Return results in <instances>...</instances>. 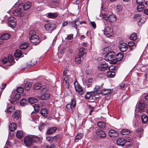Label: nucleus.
I'll return each instance as SVG.
<instances>
[{
	"label": "nucleus",
	"mask_w": 148,
	"mask_h": 148,
	"mask_svg": "<svg viewBox=\"0 0 148 148\" xmlns=\"http://www.w3.org/2000/svg\"><path fill=\"white\" fill-rule=\"evenodd\" d=\"M140 16V14H136L134 16V18L137 19H139L141 18Z\"/></svg>",
	"instance_id": "0e129e2a"
},
{
	"label": "nucleus",
	"mask_w": 148,
	"mask_h": 148,
	"mask_svg": "<svg viewBox=\"0 0 148 148\" xmlns=\"http://www.w3.org/2000/svg\"><path fill=\"white\" fill-rule=\"evenodd\" d=\"M9 127L11 131H14L16 128V124L14 122L11 123L9 125Z\"/></svg>",
	"instance_id": "aec40b11"
},
{
	"label": "nucleus",
	"mask_w": 148,
	"mask_h": 148,
	"mask_svg": "<svg viewBox=\"0 0 148 148\" xmlns=\"http://www.w3.org/2000/svg\"><path fill=\"white\" fill-rule=\"evenodd\" d=\"M8 21L9 26L12 27H15L16 20L14 17L13 16L10 17L8 19Z\"/></svg>",
	"instance_id": "39448f33"
},
{
	"label": "nucleus",
	"mask_w": 148,
	"mask_h": 148,
	"mask_svg": "<svg viewBox=\"0 0 148 148\" xmlns=\"http://www.w3.org/2000/svg\"><path fill=\"white\" fill-rule=\"evenodd\" d=\"M123 56L122 53H118L116 56V59L117 61H119L122 60L123 59Z\"/></svg>",
	"instance_id": "c85d7f7f"
},
{
	"label": "nucleus",
	"mask_w": 148,
	"mask_h": 148,
	"mask_svg": "<svg viewBox=\"0 0 148 148\" xmlns=\"http://www.w3.org/2000/svg\"><path fill=\"white\" fill-rule=\"evenodd\" d=\"M119 134L118 132L113 130H110L108 132V136L111 137H117L119 135Z\"/></svg>",
	"instance_id": "9b49d317"
},
{
	"label": "nucleus",
	"mask_w": 148,
	"mask_h": 148,
	"mask_svg": "<svg viewBox=\"0 0 148 148\" xmlns=\"http://www.w3.org/2000/svg\"><path fill=\"white\" fill-rule=\"evenodd\" d=\"M24 90V88L22 87H18L16 89V91L17 92L20 93H21L23 92Z\"/></svg>",
	"instance_id": "3c124183"
},
{
	"label": "nucleus",
	"mask_w": 148,
	"mask_h": 148,
	"mask_svg": "<svg viewBox=\"0 0 148 148\" xmlns=\"http://www.w3.org/2000/svg\"><path fill=\"white\" fill-rule=\"evenodd\" d=\"M19 7H21V9H23L25 10H28L30 7L31 4L29 2H27L25 4H21L19 5Z\"/></svg>",
	"instance_id": "9d476101"
},
{
	"label": "nucleus",
	"mask_w": 148,
	"mask_h": 148,
	"mask_svg": "<svg viewBox=\"0 0 148 148\" xmlns=\"http://www.w3.org/2000/svg\"><path fill=\"white\" fill-rule=\"evenodd\" d=\"M14 54L16 57H19L21 56L22 52L19 50H16L15 52H14Z\"/></svg>",
	"instance_id": "473e14b6"
},
{
	"label": "nucleus",
	"mask_w": 148,
	"mask_h": 148,
	"mask_svg": "<svg viewBox=\"0 0 148 148\" xmlns=\"http://www.w3.org/2000/svg\"><path fill=\"white\" fill-rule=\"evenodd\" d=\"M116 10L119 12H121L122 10V6L120 5H118L116 6Z\"/></svg>",
	"instance_id": "8fccbe9b"
},
{
	"label": "nucleus",
	"mask_w": 148,
	"mask_h": 148,
	"mask_svg": "<svg viewBox=\"0 0 148 148\" xmlns=\"http://www.w3.org/2000/svg\"><path fill=\"white\" fill-rule=\"evenodd\" d=\"M50 94L49 93H46L45 94L42 95L41 96L38 97L39 99L42 100H47L50 97Z\"/></svg>",
	"instance_id": "a211bd4d"
},
{
	"label": "nucleus",
	"mask_w": 148,
	"mask_h": 148,
	"mask_svg": "<svg viewBox=\"0 0 148 148\" xmlns=\"http://www.w3.org/2000/svg\"><path fill=\"white\" fill-rule=\"evenodd\" d=\"M10 36V34L8 33H4L2 34L1 37L0 39L1 40H5L9 39Z\"/></svg>",
	"instance_id": "6ab92c4d"
},
{
	"label": "nucleus",
	"mask_w": 148,
	"mask_h": 148,
	"mask_svg": "<svg viewBox=\"0 0 148 148\" xmlns=\"http://www.w3.org/2000/svg\"><path fill=\"white\" fill-rule=\"evenodd\" d=\"M125 141V143L127 142H132V140L130 138H127L125 139H124Z\"/></svg>",
	"instance_id": "680f3d73"
},
{
	"label": "nucleus",
	"mask_w": 148,
	"mask_h": 148,
	"mask_svg": "<svg viewBox=\"0 0 148 148\" xmlns=\"http://www.w3.org/2000/svg\"><path fill=\"white\" fill-rule=\"evenodd\" d=\"M128 44L130 47L134 46V47H136V45H135L134 42L133 41H130L128 42Z\"/></svg>",
	"instance_id": "603ef678"
},
{
	"label": "nucleus",
	"mask_w": 148,
	"mask_h": 148,
	"mask_svg": "<svg viewBox=\"0 0 148 148\" xmlns=\"http://www.w3.org/2000/svg\"><path fill=\"white\" fill-rule=\"evenodd\" d=\"M24 142L25 145L27 147L31 146L33 143L32 138L27 136H25L24 138Z\"/></svg>",
	"instance_id": "0eeeda50"
},
{
	"label": "nucleus",
	"mask_w": 148,
	"mask_h": 148,
	"mask_svg": "<svg viewBox=\"0 0 148 148\" xmlns=\"http://www.w3.org/2000/svg\"><path fill=\"white\" fill-rule=\"evenodd\" d=\"M108 67V65L106 64H101L99 65L98 66V69L99 70L104 71L107 69Z\"/></svg>",
	"instance_id": "dca6fc26"
},
{
	"label": "nucleus",
	"mask_w": 148,
	"mask_h": 148,
	"mask_svg": "<svg viewBox=\"0 0 148 148\" xmlns=\"http://www.w3.org/2000/svg\"><path fill=\"white\" fill-rule=\"evenodd\" d=\"M103 32L105 35L107 36H110L113 32V29L111 27L107 26L105 27Z\"/></svg>",
	"instance_id": "1a4fd4ad"
},
{
	"label": "nucleus",
	"mask_w": 148,
	"mask_h": 148,
	"mask_svg": "<svg viewBox=\"0 0 148 148\" xmlns=\"http://www.w3.org/2000/svg\"><path fill=\"white\" fill-rule=\"evenodd\" d=\"M97 125L99 128L102 129H104L106 127V124L103 122H98Z\"/></svg>",
	"instance_id": "c756f323"
},
{
	"label": "nucleus",
	"mask_w": 148,
	"mask_h": 148,
	"mask_svg": "<svg viewBox=\"0 0 148 148\" xmlns=\"http://www.w3.org/2000/svg\"><path fill=\"white\" fill-rule=\"evenodd\" d=\"M116 143L118 145L123 146L125 144V140L123 138H119L116 140Z\"/></svg>",
	"instance_id": "f3484780"
},
{
	"label": "nucleus",
	"mask_w": 148,
	"mask_h": 148,
	"mask_svg": "<svg viewBox=\"0 0 148 148\" xmlns=\"http://www.w3.org/2000/svg\"><path fill=\"white\" fill-rule=\"evenodd\" d=\"M66 108L69 109V110H72V108H73L72 106L70 104H68L66 106Z\"/></svg>",
	"instance_id": "69168bd1"
},
{
	"label": "nucleus",
	"mask_w": 148,
	"mask_h": 148,
	"mask_svg": "<svg viewBox=\"0 0 148 148\" xmlns=\"http://www.w3.org/2000/svg\"><path fill=\"white\" fill-rule=\"evenodd\" d=\"M54 140V138L50 136H48L46 137V140L47 141L51 142L53 141Z\"/></svg>",
	"instance_id": "6e6d98bb"
},
{
	"label": "nucleus",
	"mask_w": 148,
	"mask_h": 148,
	"mask_svg": "<svg viewBox=\"0 0 148 148\" xmlns=\"http://www.w3.org/2000/svg\"><path fill=\"white\" fill-rule=\"evenodd\" d=\"M56 25L53 23H46L45 25V27L47 31L52 30L56 28Z\"/></svg>",
	"instance_id": "423d86ee"
},
{
	"label": "nucleus",
	"mask_w": 148,
	"mask_h": 148,
	"mask_svg": "<svg viewBox=\"0 0 148 148\" xmlns=\"http://www.w3.org/2000/svg\"><path fill=\"white\" fill-rule=\"evenodd\" d=\"M96 133L98 137L102 138H105L106 136L105 131L100 129L97 130Z\"/></svg>",
	"instance_id": "6e6552de"
},
{
	"label": "nucleus",
	"mask_w": 148,
	"mask_h": 148,
	"mask_svg": "<svg viewBox=\"0 0 148 148\" xmlns=\"http://www.w3.org/2000/svg\"><path fill=\"white\" fill-rule=\"evenodd\" d=\"M32 138L33 142H37L39 141L40 140V138L37 136L33 137Z\"/></svg>",
	"instance_id": "49530a36"
},
{
	"label": "nucleus",
	"mask_w": 148,
	"mask_h": 148,
	"mask_svg": "<svg viewBox=\"0 0 148 148\" xmlns=\"http://www.w3.org/2000/svg\"><path fill=\"white\" fill-rule=\"evenodd\" d=\"M57 130V128L56 127H51L47 130L46 133L49 135L55 133Z\"/></svg>",
	"instance_id": "2eb2a0df"
},
{
	"label": "nucleus",
	"mask_w": 148,
	"mask_h": 148,
	"mask_svg": "<svg viewBox=\"0 0 148 148\" xmlns=\"http://www.w3.org/2000/svg\"><path fill=\"white\" fill-rule=\"evenodd\" d=\"M137 35L136 33H134L131 34L130 37V39L132 40H135L136 39Z\"/></svg>",
	"instance_id": "4c0bfd02"
},
{
	"label": "nucleus",
	"mask_w": 148,
	"mask_h": 148,
	"mask_svg": "<svg viewBox=\"0 0 148 148\" xmlns=\"http://www.w3.org/2000/svg\"><path fill=\"white\" fill-rule=\"evenodd\" d=\"M45 124L42 123H41L40 126L39 127V129L40 131H42V130L44 128Z\"/></svg>",
	"instance_id": "13d9d810"
},
{
	"label": "nucleus",
	"mask_w": 148,
	"mask_h": 148,
	"mask_svg": "<svg viewBox=\"0 0 148 148\" xmlns=\"http://www.w3.org/2000/svg\"><path fill=\"white\" fill-rule=\"evenodd\" d=\"M29 102L31 104H34L36 103L38 101V99L34 98H29L28 99Z\"/></svg>",
	"instance_id": "72a5a7b5"
},
{
	"label": "nucleus",
	"mask_w": 148,
	"mask_h": 148,
	"mask_svg": "<svg viewBox=\"0 0 148 148\" xmlns=\"http://www.w3.org/2000/svg\"><path fill=\"white\" fill-rule=\"evenodd\" d=\"M21 95L20 94H17L15 96V98L16 100H18L21 97Z\"/></svg>",
	"instance_id": "e2e57ef3"
},
{
	"label": "nucleus",
	"mask_w": 148,
	"mask_h": 148,
	"mask_svg": "<svg viewBox=\"0 0 148 148\" xmlns=\"http://www.w3.org/2000/svg\"><path fill=\"white\" fill-rule=\"evenodd\" d=\"M101 93L104 95H107L108 98H109L112 94L111 90L110 89H104L101 91Z\"/></svg>",
	"instance_id": "f8f14e48"
},
{
	"label": "nucleus",
	"mask_w": 148,
	"mask_h": 148,
	"mask_svg": "<svg viewBox=\"0 0 148 148\" xmlns=\"http://www.w3.org/2000/svg\"><path fill=\"white\" fill-rule=\"evenodd\" d=\"M86 52V49L84 48L81 47L79 50V55L82 56Z\"/></svg>",
	"instance_id": "7c9ffc66"
},
{
	"label": "nucleus",
	"mask_w": 148,
	"mask_h": 148,
	"mask_svg": "<svg viewBox=\"0 0 148 148\" xmlns=\"http://www.w3.org/2000/svg\"><path fill=\"white\" fill-rule=\"evenodd\" d=\"M115 75V72L111 71H108L107 73V75L108 77H113Z\"/></svg>",
	"instance_id": "79ce46f5"
},
{
	"label": "nucleus",
	"mask_w": 148,
	"mask_h": 148,
	"mask_svg": "<svg viewBox=\"0 0 148 148\" xmlns=\"http://www.w3.org/2000/svg\"><path fill=\"white\" fill-rule=\"evenodd\" d=\"M29 41L34 43V45H37L41 41L38 36L36 34V32L34 30H31L29 33Z\"/></svg>",
	"instance_id": "f257e3e1"
},
{
	"label": "nucleus",
	"mask_w": 148,
	"mask_h": 148,
	"mask_svg": "<svg viewBox=\"0 0 148 148\" xmlns=\"http://www.w3.org/2000/svg\"><path fill=\"white\" fill-rule=\"evenodd\" d=\"M75 61L77 64H79L81 62V57L79 55H77L76 56Z\"/></svg>",
	"instance_id": "58836bf2"
},
{
	"label": "nucleus",
	"mask_w": 148,
	"mask_h": 148,
	"mask_svg": "<svg viewBox=\"0 0 148 148\" xmlns=\"http://www.w3.org/2000/svg\"><path fill=\"white\" fill-rule=\"evenodd\" d=\"M144 6V5L142 4H139L137 7V11L138 12L142 11L143 10Z\"/></svg>",
	"instance_id": "a19ab883"
},
{
	"label": "nucleus",
	"mask_w": 148,
	"mask_h": 148,
	"mask_svg": "<svg viewBox=\"0 0 148 148\" xmlns=\"http://www.w3.org/2000/svg\"><path fill=\"white\" fill-rule=\"evenodd\" d=\"M119 47L121 51L124 52L128 48V46L126 43H122L119 44Z\"/></svg>",
	"instance_id": "ddd939ff"
},
{
	"label": "nucleus",
	"mask_w": 148,
	"mask_h": 148,
	"mask_svg": "<svg viewBox=\"0 0 148 148\" xmlns=\"http://www.w3.org/2000/svg\"><path fill=\"white\" fill-rule=\"evenodd\" d=\"M73 34H71L68 35L67 37L65 38V39L69 40L72 39L73 38Z\"/></svg>",
	"instance_id": "4d7b16f0"
},
{
	"label": "nucleus",
	"mask_w": 148,
	"mask_h": 148,
	"mask_svg": "<svg viewBox=\"0 0 148 148\" xmlns=\"http://www.w3.org/2000/svg\"><path fill=\"white\" fill-rule=\"evenodd\" d=\"M115 53L112 51L109 52L105 55V59L106 61L114 60L115 57Z\"/></svg>",
	"instance_id": "7ed1b4c3"
},
{
	"label": "nucleus",
	"mask_w": 148,
	"mask_h": 148,
	"mask_svg": "<svg viewBox=\"0 0 148 148\" xmlns=\"http://www.w3.org/2000/svg\"><path fill=\"white\" fill-rule=\"evenodd\" d=\"M41 86L40 83H37L34 85L33 88L35 90H37L40 89Z\"/></svg>",
	"instance_id": "c9c22d12"
},
{
	"label": "nucleus",
	"mask_w": 148,
	"mask_h": 148,
	"mask_svg": "<svg viewBox=\"0 0 148 148\" xmlns=\"http://www.w3.org/2000/svg\"><path fill=\"white\" fill-rule=\"evenodd\" d=\"M31 83L30 82H27L25 84V88L27 90H29L31 86Z\"/></svg>",
	"instance_id": "e433bc0d"
},
{
	"label": "nucleus",
	"mask_w": 148,
	"mask_h": 148,
	"mask_svg": "<svg viewBox=\"0 0 148 148\" xmlns=\"http://www.w3.org/2000/svg\"><path fill=\"white\" fill-rule=\"evenodd\" d=\"M108 20L110 22H112L116 20L115 16L114 15H109L108 16Z\"/></svg>",
	"instance_id": "2f4dec72"
},
{
	"label": "nucleus",
	"mask_w": 148,
	"mask_h": 148,
	"mask_svg": "<svg viewBox=\"0 0 148 148\" xmlns=\"http://www.w3.org/2000/svg\"><path fill=\"white\" fill-rule=\"evenodd\" d=\"M103 18L106 21H104V22L105 24H106L107 23V20H108V16L106 15H104L103 16Z\"/></svg>",
	"instance_id": "052dcab7"
},
{
	"label": "nucleus",
	"mask_w": 148,
	"mask_h": 148,
	"mask_svg": "<svg viewBox=\"0 0 148 148\" xmlns=\"http://www.w3.org/2000/svg\"><path fill=\"white\" fill-rule=\"evenodd\" d=\"M85 97L86 99H91L92 98V96L90 95L89 92L87 93L85 95Z\"/></svg>",
	"instance_id": "09e8293b"
},
{
	"label": "nucleus",
	"mask_w": 148,
	"mask_h": 148,
	"mask_svg": "<svg viewBox=\"0 0 148 148\" xmlns=\"http://www.w3.org/2000/svg\"><path fill=\"white\" fill-rule=\"evenodd\" d=\"M70 78L68 76H66L64 79V81L65 83V88L66 89H68L69 88V80Z\"/></svg>",
	"instance_id": "5701e85b"
},
{
	"label": "nucleus",
	"mask_w": 148,
	"mask_h": 148,
	"mask_svg": "<svg viewBox=\"0 0 148 148\" xmlns=\"http://www.w3.org/2000/svg\"><path fill=\"white\" fill-rule=\"evenodd\" d=\"M37 64V62L35 61V60H32L31 61L27 63V67L28 68L29 67L31 66H33L36 64Z\"/></svg>",
	"instance_id": "cd10ccee"
},
{
	"label": "nucleus",
	"mask_w": 148,
	"mask_h": 148,
	"mask_svg": "<svg viewBox=\"0 0 148 148\" xmlns=\"http://www.w3.org/2000/svg\"><path fill=\"white\" fill-rule=\"evenodd\" d=\"M23 133L22 131H18L16 133V136L18 138H21L23 136Z\"/></svg>",
	"instance_id": "ea45409f"
},
{
	"label": "nucleus",
	"mask_w": 148,
	"mask_h": 148,
	"mask_svg": "<svg viewBox=\"0 0 148 148\" xmlns=\"http://www.w3.org/2000/svg\"><path fill=\"white\" fill-rule=\"evenodd\" d=\"M93 82V80L92 79L89 78L88 79L87 81V84L88 86V87L91 85Z\"/></svg>",
	"instance_id": "de8ad7c7"
},
{
	"label": "nucleus",
	"mask_w": 148,
	"mask_h": 148,
	"mask_svg": "<svg viewBox=\"0 0 148 148\" xmlns=\"http://www.w3.org/2000/svg\"><path fill=\"white\" fill-rule=\"evenodd\" d=\"M47 17L50 18H53L56 17L58 16V14L56 13H49L47 14Z\"/></svg>",
	"instance_id": "393cba45"
},
{
	"label": "nucleus",
	"mask_w": 148,
	"mask_h": 148,
	"mask_svg": "<svg viewBox=\"0 0 148 148\" xmlns=\"http://www.w3.org/2000/svg\"><path fill=\"white\" fill-rule=\"evenodd\" d=\"M14 108V106H12L8 108L7 109V111L8 113L11 112L13 111Z\"/></svg>",
	"instance_id": "5fc2aeb1"
},
{
	"label": "nucleus",
	"mask_w": 148,
	"mask_h": 148,
	"mask_svg": "<svg viewBox=\"0 0 148 148\" xmlns=\"http://www.w3.org/2000/svg\"><path fill=\"white\" fill-rule=\"evenodd\" d=\"M71 25L73 27H74L76 29H77V24L78 25L79 23H77L76 21H73L71 22Z\"/></svg>",
	"instance_id": "c03bdc74"
},
{
	"label": "nucleus",
	"mask_w": 148,
	"mask_h": 148,
	"mask_svg": "<svg viewBox=\"0 0 148 148\" xmlns=\"http://www.w3.org/2000/svg\"><path fill=\"white\" fill-rule=\"evenodd\" d=\"M75 88L76 91L80 95L84 94V91L83 88L76 81L74 83Z\"/></svg>",
	"instance_id": "20e7f679"
},
{
	"label": "nucleus",
	"mask_w": 148,
	"mask_h": 148,
	"mask_svg": "<svg viewBox=\"0 0 148 148\" xmlns=\"http://www.w3.org/2000/svg\"><path fill=\"white\" fill-rule=\"evenodd\" d=\"M21 112L18 110L15 112L13 114V117L16 119H18L20 117Z\"/></svg>",
	"instance_id": "412c9836"
},
{
	"label": "nucleus",
	"mask_w": 148,
	"mask_h": 148,
	"mask_svg": "<svg viewBox=\"0 0 148 148\" xmlns=\"http://www.w3.org/2000/svg\"><path fill=\"white\" fill-rule=\"evenodd\" d=\"M41 114L45 118H46L47 116L48 111L45 108H43L40 111Z\"/></svg>",
	"instance_id": "4be33fe9"
},
{
	"label": "nucleus",
	"mask_w": 148,
	"mask_h": 148,
	"mask_svg": "<svg viewBox=\"0 0 148 148\" xmlns=\"http://www.w3.org/2000/svg\"><path fill=\"white\" fill-rule=\"evenodd\" d=\"M141 119L142 120V123L143 124H145L148 121V117L146 114H143L142 115Z\"/></svg>",
	"instance_id": "b1692460"
},
{
	"label": "nucleus",
	"mask_w": 148,
	"mask_h": 148,
	"mask_svg": "<svg viewBox=\"0 0 148 148\" xmlns=\"http://www.w3.org/2000/svg\"><path fill=\"white\" fill-rule=\"evenodd\" d=\"M29 44L27 42H23L19 46L20 48L22 49H24L28 47Z\"/></svg>",
	"instance_id": "bb28decb"
},
{
	"label": "nucleus",
	"mask_w": 148,
	"mask_h": 148,
	"mask_svg": "<svg viewBox=\"0 0 148 148\" xmlns=\"http://www.w3.org/2000/svg\"><path fill=\"white\" fill-rule=\"evenodd\" d=\"M130 133V131L129 130L127 129H123L122 130L121 132V133L122 135H127Z\"/></svg>",
	"instance_id": "f704fd0d"
},
{
	"label": "nucleus",
	"mask_w": 148,
	"mask_h": 148,
	"mask_svg": "<svg viewBox=\"0 0 148 148\" xmlns=\"http://www.w3.org/2000/svg\"><path fill=\"white\" fill-rule=\"evenodd\" d=\"M145 106V104L144 101H140L139 102L138 106V111L140 112H141L144 108Z\"/></svg>",
	"instance_id": "4468645a"
},
{
	"label": "nucleus",
	"mask_w": 148,
	"mask_h": 148,
	"mask_svg": "<svg viewBox=\"0 0 148 148\" xmlns=\"http://www.w3.org/2000/svg\"><path fill=\"white\" fill-rule=\"evenodd\" d=\"M144 2V0H136V2L138 4H142V3Z\"/></svg>",
	"instance_id": "774afa93"
},
{
	"label": "nucleus",
	"mask_w": 148,
	"mask_h": 148,
	"mask_svg": "<svg viewBox=\"0 0 148 148\" xmlns=\"http://www.w3.org/2000/svg\"><path fill=\"white\" fill-rule=\"evenodd\" d=\"M27 103V100L25 99H22L20 102L21 105L23 106L26 105Z\"/></svg>",
	"instance_id": "37998d69"
},
{
	"label": "nucleus",
	"mask_w": 148,
	"mask_h": 148,
	"mask_svg": "<svg viewBox=\"0 0 148 148\" xmlns=\"http://www.w3.org/2000/svg\"><path fill=\"white\" fill-rule=\"evenodd\" d=\"M83 136V134L81 133H78L76 136L75 137V140H79Z\"/></svg>",
	"instance_id": "a18cd8bd"
},
{
	"label": "nucleus",
	"mask_w": 148,
	"mask_h": 148,
	"mask_svg": "<svg viewBox=\"0 0 148 148\" xmlns=\"http://www.w3.org/2000/svg\"><path fill=\"white\" fill-rule=\"evenodd\" d=\"M12 12V13L14 16L18 17H22L24 15L23 10L21 7L18 6V8L15 10H13L12 8L10 10L9 12Z\"/></svg>",
	"instance_id": "f03ea898"
},
{
	"label": "nucleus",
	"mask_w": 148,
	"mask_h": 148,
	"mask_svg": "<svg viewBox=\"0 0 148 148\" xmlns=\"http://www.w3.org/2000/svg\"><path fill=\"white\" fill-rule=\"evenodd\" d=\"M70 104L72 106L73 108L75 107L76 104V103L75 99H72Z\"/></svg>",
	"instance_id": "864d4df0"
},
{
	"label": "nucleus",
	"mask_w": 148,
	"mask_h": 148,
	"mask_svg": "<svg viewBox=\"0 0 148 148\" xmlns=\"http://www.w3.org/2000/svg\"><path fill=\"white\" fill-rule=\"evenodd\" d=\"M1 60L3 63H5L7 62V59L6 58H4L2 59Z\"/></svg>",
	"instance_id": "338daca9"
},
{
	"label": "nucleus",
	"mask_w": 148,
	"mask_h": 148,
	"mask_svg": "<svg viewBox=\"0 0 148 148\" xmlns=\"http://www.w3.org/2000/svg\"><path fill=\"white\" fill-rule=\"evenodd\" d=\"M111 48L110 47V46H108L107 47L104 49H103L102 50L103 51V53L105 54L106 53H107L109 52H110L111 51Z\"/></svg>",
	"instance_id": "a878e982"
},
{
	"label": "nucleus",
	"mask_w": 148,
	"mask_h": 148,
	"mask_svg": "<svg viewBox=\"0 0 148 148\" xmlns=\"http://www.w3.org/2000/svg\"><path fill=\"white\" fill-rule=\"evenodd\" d=\"M8 59L10 62H12L13 61V58L11 55H9L8 57Z\"/></svg>",
	"instance_id": "bf43d9fd"
}]
</instances>
